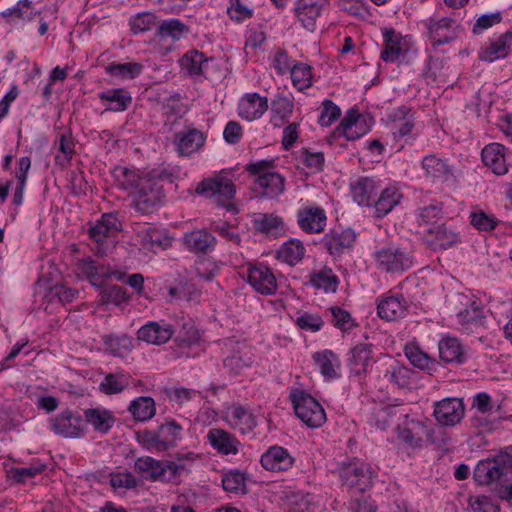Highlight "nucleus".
I'll return each mask as SVG.
<instances>
[{"mask_svg":"<svg viewBox=\"0 0 512 512\" xmlns=\"http://www.w3.org/2000/svg\"><path fill=\"white\" fill-rule=\"evenodd\" d=\"M112 177L121 190H136L133 198L135 209L142 214H152L160 203V173H141L135 168L116 166Z\"/></svg>","mask_w":512,"mask_h":512,"instance_id":"f257e3e1","label":"nucleus"},{"mask_svg":"<svg viewBox=\"0 0 512 512\" xmlns=\"http://www.w3.org/2000/svg\"><path fill=\"white\" fill-rule=\"evenodd\" d=\"M493 458L480 461L474 469V479L481 485H507L512 481V448Z\"/></svg>","mask_w":512,"mask_h":512,"instance_id":"f03ea898","label":"nucleus"},{"mask_svg":"<svg viewBox=\"0 0 512 512\" xmlns=\"http://www.w3.org/2000/svg\"><path fill=\"white\" fill-rule=\"evenodd\" d=\"M296 416L310 428L320 427L326 421V413L321 404L303 391L291 394Z\"/></svg>","mask_w":512,"mask_h":512,"instance_id":"7ed1b4c3","label":"nucleus"},{"mask_svg":"<svg viewBox=\"0 0 512 512\" xmlns=\"http://www.w3.org/2000/svg\"><path fill=\"white\" fill-rule=\"evenodd\" d=\"M50 430L63 438H81L86 434L81 414L71 409H64L49 419Z\"/></svg>","mask_w":512,"mask_h":512,"instance_id":"20e7f679","label":"nucleus"},{"mask_svg":"<svg viewBox=\"0 0 512 512\" xmlns=\"http://www.w3.org/2000/svg\"><path fill=\"white\" fill-rule=\"evenodd\" d=\"M340 477L348 487L364 492L372 486L376 471L369 464L354 460L342 464Z\"/></svg>","mask_w":512,"mask_h":512,"instance_id":"39448f33","label":"nucleus"},{"mask_svg":"<svg viewBox=\"0 0 512 512\" xmlns=\"http://www.w3.org/2000/svg\"><path fill=\"white\" fill-rule=\"evenodd\" d=\"M379 267L386 272H402L412 266L409 253L399 247H387L375 254Z\"/></svg>","mask_w":512,"mask_h":512,"instance_id":"423d86ee","label":"nucleus"},{"mask_svg":"<svg viewBox=\"0 0 512 512\" xmlns=\"http://www.w3.org/2000/svg\"><path fill=\"white\" fill-rule=\"evenodd\" d=\"M327 5L328 0H297L294 7L295 16L304 29L313 32Z\"/></svg>","mask_w":512,"mask_h":512,"instance_id":"0eeeda50","label":"nucleus"},{"mask_svg":"<svg viewBox=\"0 0 512 512\" xmlns=\"http://www.w3.org/2000/svg\"><path fill=\"white\" fill-rule=\"evenodd\" d=\"M455 20L449 17L430 18L425 22L433 46L452 42L457 37Z\"/></svg>","mask_w":512,"mask_h":512,"instance_id":"6e6552de","label":"nucleus"},{"mask_svg":"<svg viewBox=\"0 0 512 512\" xmlns=\"http://www.w3.org/2000/svg\"><path fill=\"white\" fill-rule=\"evenodd\" d=\"M355 240L356 234L351 229L332 230L324 235L322 243L330 255L339 258L352 250Z\"/></svg>","mask_w":512,"mask_h":512,"instance_id":"1a4fd4ad","label":"nucleus"},{"mask_svg":"<svg viewBox=\"0 0 512 512\" xmlns=\"http://www.w3.org/2000/svg\"><path fill=\"white\" fill-rule=\"evenodd\" d=\"M249 284L262 295H273L277 290L276 277L271 269L263 264L248 269Z\"/></svg>","mask_w":512,"mask_h":512,"instance_id":"9d476101","label":"nucleus"},{"mask_svg":"<svg viewBox=\"0 0 512 512\" xmlns=\"http://www.w3.org/2000/svg\"><path fill=\"white\" fill-rule=\"evenodd\" d=\"M464 413V404L459 398H446L435 404L434 416L441 425H456L463 418Z\"/></svg>","mask_w":512,"mask_h":512,"instance_id":"9b49d317","label":"nucleus"},{"mask_svg":"<svg viewBox=\"0 0 512 512\" xmlns=\"http://www.w3.org/2000/svg\"><path fill=\"white\" fill-rule=\"evenodd\" d=\"M427 244L434 250L448 249L460 242L458 232L442 223L424 230Z\"/></svg>","mask_w":512,"mask_h":512,"instance_id":"f8f14e48","label":"nucleus"},{"mask_svg":"<svg viewBox=\"0 0 512 512\" xmlns=\"http://www.w3.org/2000/svg\"><path fill=\"white\" fill-rule=\"evenodd\" d=\"M324 209L318 206H306L298 210L297 223L306 233H320L326 226Z\"/></svg>","mask_w":512,"mask_h":512,"instance_id":"ddd939ff","label":"nucleus"},{"mask_svg":"<svg viewBox=\"0 0 512 512\" xmlns=\"http://www.w3.org/2000/svg\"><path fill=\"white\" fill-rule=\"evenodd\" d=\"M196 192L209 198L217 196L222 202L234 197L235 186L227 178L205 179L199 183Z\"/></svg>","mask_w":512,"mask_h":512,"instance_id":"4468645a","label":"nucleus"},{"mask_svg":"<svg viewBox=\"0 0 512 512\" xmlns=\"http://www.w3.org/2000/svg\"><path fill=\"white\" fill-rule=\"evenodd\" d=\"M267 97L258 93H246L239 101L238 115L247 121H253L262 117L268 110Z\"/></svg>","mask_w":512,"mask_h":512,"instance_id":"2eb2a0df","label":"nucleus"},{"mask_svg":"<svg viewBox=\"0 0 512 512\" xmlns=\"http://www.w3.org/2000/svg\"><path fill=\"white\" fill-rule=\"evenodd\" d=\"M122 230V223L114 213H104L95 225L90 227L88 234L92 240L101 244L108 237L115 236Z\"/></svg>","mask_w":512,"mask_h":512,"instance_id":"dca6fc26","label":"nucleus"},{"mask_svg":"<svg viewBox=\"0 0 512 512\" xmlns=\"http://www.w3.org/2000/svg\"><path fill=\"white\" fill-rule=\"evenodd\" d=\"M204 143V134L195 128L175 133L174 144L177 152L182 156H189L197 152Z\"/></svg>","mask_w":512,"mask_h":512,"instance_id":"f3484780","label":"nucleus"},{"mask_svg":"<svg viewBox=\"0 0 512 512\" xmlns=\"http://www.w3.org/2000/svg\"><path fill=\"white\" fill-rule=\"evenodd\" d=\"M84 421L91 425L95 432L107 434L115 425L116 417L109 409L95 407L84 410Z\"/></svg>","mask_w":512,"mask_h":512,"instance_id":"a211bd4d","label":"nucleus"},{"mask_svg":"<svg viewBox=\"0 0 512 512\" xmlns=\"http://www.w3.org/2000/svg\"><path fill=\"white\" fill-rule=\"evenodd\" d=\"M255 190L262 196L275 199L285 190V179L277 172L260 174L255 180Z\"/></svg>","mask_w":512,"mask_h":512,"instance_id":"6ab92c4d","label":"nucleus"},{"mask_svg":"<svg viewBox=\"0 0 512 512\" xmlns=\"http://www.w3.org/2000/svg\"><path fill=\"white\" fill-rule=\"evenodd\" d=\"M512 48V31H507L498 37L495 41L490 42L486 47L481 48L478 58L481 61L493 62L498 59L505 58Z\"/></svg>","mask_w":512,"mask_h":512,"instance_id":"aec40b11","label":"nucleus"},{"mask_svg":"<svg viewBox=\"0 0 512 512\" xmlns=\"http://www.w3.org/2000/svg\"><path fill=\"white\" fill-rule=\"evenodd\" d=\"M261 465L269 471H286L294 463L293 457L281 446L270 447L261 456Z\"/></svg>","mask_w":512,"mask_h":512,"instance_id":"412c9836","label":"nucleus"},{"mask_svg":"<svg viewBox=\"0 0 512 512\" xmlns=\"http://www.w3.org/2000/svg\"><path fill=\"white\" fill-rule=\"evenodd\" d=\"M207 439L211 446L220 454L235 455L238 453L240 441L228 431L212 428L208 431Z\"/></svg>","mask_w":512,"mask_h":512,"instance_id":"4be33fe9","label":"nucleus"},{"mask_svg":"<svg viewBox=\"0 0 512 512\" xmlns=\"http://www.w3.org/2000/svg\"><path fill=\"white\" fill-rule=\"evenodd\" d=\"M194 464L193 453H177L171 460L162 461V479L168 475V481L187 475Z\"/></svg>","mask_w":512,"mask_h":512,"instance_id":"5701e85b","label":"nucleus"},{"mask_svg":"<svg viewBox=\"0 0 512 512\" xmlns=\"http://www.w3.org/2000/svg\"><path fill=\"white\" fill-rule=\"evenodd\" d=\"M427 434V427L420 421L406 420L403 425L398 426L399 439L413 449L423 446Z\"/></svg>","mask_w":512,"mask_h":512,"instance_id":"b1692460","label":"nucleus"},{"mask_svg":"<svg viewBox=\"0 0 512 512\" xmlns=\"http://www.w3.org/2000/svg\"><path fill=\"white\" fill-rule=\"evenodd\" d=\"M106 111L122 112L132 103L131 93L125 88H113L98 93Z\"/></svg>","mask_w":512,"mask_h":512,"instance_id":"393cba45","label":"nucleus"},{"mask_svg":"<svg viewBox=\"0 0 512 512\" xmlns=\"http://www.w3.org/2000/svg\"><path fill=\"white\" fill-rule=\"evenodd\" d=\"M425 176L433 181L446 182L453 178V168L444 159L434 154L425 156L421 162Z\"/></svg>","mask_w":512,"mask_h":512,"instance_id":"a878e982","label":"nucleus"},{"mask_svg":"<svg viewBox=\"0 0 512 512\" xmlns=\"http://www.w3.org/2000/svg\"><path fill=\"white\" fill-rule=\"evenodd\" d=\"M79 269L86 275L90 283L96 287H101L105 279L114 276L117 280H123L124 274L122 272H110L109 269L103 265H98L91 258L82 259L79 263Z\"/></svg>","mask_w":512,"mask_h":512,"instance_id":"bb28decb","label":"nucleus"},{"mask_svg":"<svg viewBox=\"0 0 512 512\" xmlns=\"http://www.w3.org/2000/svg\"><path fill=\"white\" fill-rule=\"evenodd\" d=\"M183 242L189 251L196 254H207L215 248L217 241L210 232L201 229L186 233Z\"/></svg>","mask_w":512,"mask_h":512,"instance_id":"cd10ccee","label":"nucleus"},{"mask_svg":"<svg viewBox=\"0 0 512 512\" xmlns=\"http://www.w3.org/2000/svg\"><path fill=\"white\" fill-rule=\"evenodd\" d=\"M348 366L350 372L356 376L366 374L368 366L373 360V350L371 344L360 343L350 350Z\"/></svg>","mask_w":512,"mask_h":512,"instance_id":"c85d7f7f","label":"nucleus"},{"mask_svg":"<svg viewBox=\"0 0 512 512\" xmlns=\"http://www.w3.org/2000/svg\"><path fill=\"white\" fill-rule=\"evenodd\" d=\"M391 131L394 139L403 138L409 135L414 127L411 109L407 106H400L389 114Z\"/></svg>","mask_w":512,"mask_h":512,"instance_id":"c756f323","label":"nucleus"},{"mask_svg":"<svg viewBox=\"0 0 512 512\" xmlns=\"http://www.w3.org/2000/svg\"><path fill=\"white\" fill-rule=\"evenodd\" d=\"M504 146L499 143H491L482 150V161L490 168L493 173L503 175L508 171L505 156L503 153Z\"/></svg>","mask_w":512,"mask_h":512,"instance_id":"7c9ffc66","label":"nucleus"},{"mask_svg":"<svg viewBox=\"0 0 512 512\" xmlns=\"http://www.w3.org/2000/svg\"><path fill=\"white\" fill-rule=\"evenodd\" d=\"M383 39L381 59L385 62L396 61L404 50L402 35L393 28H386L383 32Z\"/></svg>","mask_w":512,"mask_h":512,"instance_id":"2f4dec72","label":"nucleus"},{"mask_svg":"<svg viewBox=\"0 0 512 512\" xmlns=\"http://www.w3.org/2000/svg\"><path fill=\"white\" fill-rule=\"evenodd\" d=\"M227 417L231 427L243 434L251 432L257 425L255 416L242 406L230 407Z\"/></svg>","mask_w":512,"mask_h":512,"instance_id":"473e14b6","label":"nucleus"},{"mask_svg":"<svg viewBox=\"0 0 512 512\" xmlns=\"http://www.w3.org/2000/svg\"><path fill=\"white\" fill-rule=\"evenodd\" d=\"M405 311L406 306L402 295L384 297L377 305L379 317L387 321H393L401 317Z\"/></svg>","mask_w":512,"mask_h":512,"instance_id":"72a5a7b5","label":"nucleus"},{"mask_svg":"<svg viewBox=\"0 0 512 512\" xmlns=\"http://www.w3.org/2000/svg\"><path fill=\"white\" fill-rule=\"evenodd\" d=\"M104 351L116 357L127 356L133 348V338L126 335H104L102 337Z\"/></svg>","mask_w":512,"mask_h":512,"instance_id":"f704fd0d","label":"nucleus"},{"mask_svg":"<svg viewBox=\"0 0 512 512\" xmlns=\"http://www.w3.org/2000/svg\"><path fill=\"white\" fill-rule=\"evenodd\" d=\"M47 464L40 459H33L27 467H12L8 470V478L17 484H26L37 475L43 473Z\"/></svg>","mask_w":512,"mask_h":512,"instance_id":"c9c22d12","label":"nucleus"},{"mask_svg":"<svg viewBox=\"0 0 512 512\" xmlns=\"http://www.w3.org/2000/svg\"><path fill=\"white\" fill-rule=\"evenodd\" d=\"M440 358L447 363H463L465 352L456 337H445L439 342Z\"/></svg>","mask_w":512,"mask_h":512,"instance_id":"e433bc0d","label":"nucleus"},{"mask_svg":"<svg viewBox=\"0 0 512 512\" xmlns=\"http://www.w3.org/2000/svg\"><path fill=\"white\" fill-rule=\"evenodd\" d=\"M416 374L412 369L395 362L386 370L385 377L399 388H408L415 382Z\"/></svg>","mask_w":512,"mask_h":512,"instance_id":"4c0bfd02","label":"nucleus"},{"mask_svg":"<svg viewBox=\"0 0 512 512\" xmlns=\"http://www.w3.org/2000/svg\"><path fill=\"white\" fill-rule=\"evenodd\" d=\"M351 193L354 201L359 205L369 206L376 195L375 181L368 177L361 178L351 185Z\"/></svg>","mask_w":512,"mask_h":512,"instance_id":"58836bf2","label":"nucleus"},{"mask_svg":"<svg viewBox=\"0 0 512 512\" xmlns=\"http://www.w3.org/2000/svg\"><path fill=\"white\" fill-rule=\"evenodd\" d=\"M313 359L325 378L338 377L336 369L340 366L339 359L331 350H325L322 353L316 352L313 354Z\"/></svg>","mask_w":512,"mask_h":512,"instance_id":"ea45409f","label":"nucleus"},{"mask_svg":"<svg viewBox=\"0 0 512 512\" xmlns=\"http://www.w3.org/2000/svg\"><path fill=\"white\" fill-rule=\"evenodd\" d=\"M130 28L134 34L144 33L154 30L156 34L160 33V21L158 16L151 12H142L130 19Z\"/></svg>","mask_w":512,"mask_h":512,"instance_id":"a19ab883","label":"nucleus"},{"mask_svg":"<svg viewBox=\"0 0 512 512\" xmlns=\"http://www.w3.org/2000/svg\"><path fill=\"white\" fill-rule=\"evenodd\" d=\"M130 384V376L125 373H108L99 384V389L106 395L121 393Z\"/></svg>","mask_w":512,"mask_h":512,"instance_id":"79ce46f5","label":"nucleus"},{"mask_svg":"<svg viewBox=\"0 0 512 512\" xmlns=\"http://www.w3.org/2000/svg\"><path fill=\"white\" fill-rule=\"evenodd\" d=\"M129 412L138 421H146L155 415V402L151 397L142 396L131 401Z\"/></svg>","mask_w":512,"mask_h":512,"instance_id":"37998d69","label":"nucleus"},{"mask_svg":"<svg viewBox=\"0 0 512 512\" xmlns=\"http://www.w3.org/2000/svg\"><path fill=\"white\" fill-rule=\"evenodd\" d=\"M253 226L262 234L275 235L283 229L284 222L274 214L261 213L253 220Z\"/></svg>","mask_w":512,"mask_h":512,"instance_id":"c03bdc74","label":"nucleus"},{"mask_svg":"<svg viewBox=\"0 0 512 512\" xmlns=\"http://www.w3.org/2000/svg\"><path fill=\"white\" fill-rule=\"evenodd\" d=\"M457 317L459 322L466 326L467 329H472L473 327H481L485 322L483 308L475 301H472L467 308L460 311Z\"/></svg>","mask_w":512,"mask_h":512,"instance_id":"a18cd8bd","label":"nucleus"},{"mask_svg":"<svg viewBox=\"0 0 512 512\" xmlns=\"http://www.w3.org/2000/svg\"><path fill=\"white\" fill-rule=\"evenodd\" d=\"M309 283L315 289H322L325 292H335L339 280L332 269L324 268L318 272L312 273Z\"/></svg>","mask_w":512,"mask_h":512,"instance_id":"49530a36","label":"nucleus"},{"mask_svg":"<svg viewBox=\"0 0 512 512\" xmlns=\"http://www.w3.org/2000/svg\"><path fill=\"white\" fill-rule=\"evenodd\" d=\"M206 62L204 54L196 50L187 52L180 60L181 70L189 76H199L203 71V64Z\"/></svg>","mask_w":512,"mask_h":512,"instance_id":"de8ad7c7","label":"nucleus"},{"mask_svg":"<svg viewBox=\"0 0 512 512\" xmlns=\"http://www.w3.org/2000/svg\"><path fill=\"white\" fill-rule=\"evenodd\" d=\"M305 254V247L299 240L293 239L284 243L277 252L278 259L294 265L299 262Z\"/></svg>","mask_w":512,"mask_h":512,"instance_id":"09e8293b","label":"nucleus"},{"mask_svg":"<svg viewBox=\"0 0 512 512\" xmlns=\"http://www.w3.org/2000/svg\"><path fill=\"white\" fill-rule=\"evenodd\" d=\"M401 199V194L394 188H387L381 192L379 198L374 202L377 217L388 214Z\"/></svg>","mask_w":512,"mask_h":512,"instance_id":"8fccbe9b","label":"nucleus"},{"mask_svg":"<svg viewBox=\"0 0 512 512\" xmlns=\"http://www.w3.org/2000/svg\"><path fill=\"white\" fill-rule=\"evenodd\" d=\"M290 73L292 83L299 91H304L312 86V68L310 65L296 62L292 65Z\"/></svg>","mask_w":512,"mask_h":512,"instance_id":"3c124183","label":"nucleus"},{"mask_svg":"<svg viewBox=\"0 0 512 512\" xmlns=\"http://www.w3.org/2000/svg\"><path fill=\"white\" fill-rule=\"evenodd\" d=\"M134 471L143 479L156 481L160 477V461L150 456L140 457L135 461Z\"/></svg>","mask_w":512,"mask_h":512,"instance_id":"603ef678","label":"nucleus"},{"mask_svg":"<svg viewBox=\"0 0 512 512\" xmlns=\"http://www.w3.org/2000/svg\"><path fill=\"white\" fill-rule=\"evenodd\" d=\"M142 70V65L138 63H116L112 62L105 67L107 74L119 78L121 80L134 79Z\"/></svg>","mask_w":512,"mask_h":512,"instance_id":"864d4df0","label":"nucleus"},{"mask_svg":"<svg viewBox=\"0 0 512 512\" xmlns=\"http://www.w3.org/2000/svg\"><path fill=\"white\" fill-rule=\"evenodd\" d=\"M222 487L230 493H243L246 490V474L240 470L234 469L225 473L222 477Z\"/></svg>","mask_w":512,"mask_h":512,"instance_id":"5fc2aeb1","label":"nucleus"},{"mask_svg":"<svg viewBox=\"0 0 512 512\" xmlns=\"http://www.w3.org/2000/svg\"><path fill=\"white\" fill-rule=\"evenodd\" d=\"M200 340L201 334L194 326V322L184 321L176 337L178 345L182 348H189L192 345L199 344Z\"/></svg>","mask_w":512,"mask_h":512,"instance_id":"6e6d98bb","label":"nucleus"},{"mask_svg":"<svg viewBox=\"0 0 512 512\" xmlns=\"http://www.w3.org/2000/svg\"><path fill=\"white\" fill-rule=\"evenodd\" d=\"M183 427L173 418H165L162 423V450H166L170 446H174L178 440L182 438Z\"/></svg>","mask_w":512,"mask_h":512,"instance_id":"4d7b16f0","label":"nucleus"},{"mask_svg":"<svg viewBox=\"0 0 512 512\" xmlns=\"http://www.w3.org/2000/svg\"><path fill=\"white\" fill-rule=\"evenodd\" d=\"M442 217V205L440 203L431 204L419 210L418 224L422 227V232L428 227L437 226L438 220Z\"/></svg>","mask_w":512,"mask_h":512,"instance_id":"13d9d810","label":"nucleus"},{"mask_svg":"<svg viewBox=\"0 0 512 512\" xmlns=\"http://www.w3.org/2000/svg\"><path fill=\"white\" fill-rule=\"evenodd\" d=\"M163 392L171 403L178 406L191 401L197 394V391L182 386L166 387Z\"/></svg>","mask_w":512,"mask_h":512,"instance_id":"bf43d9fd","label":"nucleus"},{"mask_svg":"<svg viewBox=\"0 0 512 512\" xmlns=\"http://www.w3.org/2000/svg\"><path fill=\"white\" fill-rule=\"evenodd\" d=\"M59 150L64 154V162L61 161L59 156H56V163L65 166L71 162L75 153V142L70 131H66L59 136Z\"/></svg>","mask_w":512,"mask_h":512,"instance_id":"052dcab7","label":"nucleus"},{"mask_svg":"<svg viewBox=\"0 0 512 512\" xmlns=\"http://www.w3.org/2000/svg\"><path fill=\"white\" fill-rule=\"evenodd\" d=\"M188 32V26L178 19L162 21V38L171 37L173 40H179Z\"/></svg>","mask_w":512,"mask_h":512,"instance_id":"680f3d73","label":"nucleus"},{"mask_svg":"<svg viewBox=\"0 0 512 512\" xmlns=\"http://www.w3.org/2000/svg\"><path fill=\"white\" fill-rule=\"evenodd\" d=\"M293 102L286 96L278 95L271 102V111L281 120L288 119L293 113Z\"/></svg>","mask_w":512,"mask_h":512,"instance_id":"e2e57ef3","label":"nucleus"},{"mask_svg":"<svg viewBox=\"0 0 512 512\" xmlns=\"http://www.w3.org/2000/svg\"><path fill=\"white\" fill-rule=\"evenodd\" d=\"M405 355L409 359L412 365L422 370L429 369L430 365L433 364L431 358L415 346H406Z\"/></svg>","mask_w":512,"mask_h":512,"instance_id":"0e129e2a","label":"nucleus"},{"mask_svg":"<svg viewBox=\"0 0 512 512\" xmlns=\"http://www.w3.org/2000/svg\"><path fill=\"white\" fill-rule=\"evenodd\" d=\"M470 217L471 224L481 231H490L498 224V220L494 216L488 215L482 210L471 213Z\"/></svg>","mask_w":512,"mask_h":512,"instance_id":"69168bd1","label":"nucleus"},{"mask_svg":"<svg viewBox=\"0 0 512 512\" xmlns=\"http://www.w3.org/2000/svg\"><path fill=\"white\" fill-rule=\"evenodd\" d=\"M138 339L149 344H159L160 325L158 322H148L138 330Z\"/></svg>","mask_w":512,"mask_h":512,"instance_id":"338daca9","label":"nucleus"},{"mask_svg":"<svg viewBox=\"0 0 512 512\" xmlns=\"http://www.w3.org/2000/svg\"><path fill=\"white\" fill-rule=\"evenodd\" d=\"M341 115L340 108L331 100H324L323 110L319 118V124L323 127L330 126Z\"/></svg>","mask_w":512,"mask_h":512,"instance_id":"774afa93","label":"nucleus"}]
</instances>
